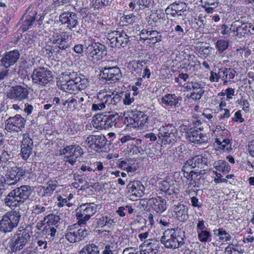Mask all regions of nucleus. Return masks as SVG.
<instances>
[{"instance_id":"obj_1","label":"nucleus","mask_w":254,"mask_h":254,"mask_svg":"<svg viewBox=\"0 0 254 254\" xmlns=\"http://www.w3.org/2000/svg\"><path fill=\"white\" fill-rule=\"evenodd\" d=\"M123 92L117 93L111 90L104 89L97 94L91 106V111L94 112L102 111L110 105H115L122 99Z\"/></svg>"},{"instance_id":"obj_2","label":"nucleus","mask_w":254,"mask_h":254,"mask_svg":"<svg viewBox=\"0 0 254 254\" xmlns=\"http://www.w3.org/2000/svg\"><path fill=\"white\" fill-rule=\"evenodd\" d=\"M185 232L181 228L168 229L161 238V243L167 249L175 250L181 247L185 243Z\"/></svg>"},{"instance_id":"obj_3","label":"nucleus","mask_w":254,"mask_h":254,"mask_svg":"<svg viewBox=\"0 0 254 254\" xmlns=\"http://www.w3.org/2000/svg\"><path fill=\"white\" fill-rule=\"evenodd\" d=\"M33 191L32 187L23 185L12 190L4 199V203L6 206L11 209L20 206L30 196Z\"/></svg>"},{"instance_id":"obj_4","label":"nucleus","mask_w":254,"mask_h":254,"mask_svg":"<svg viewBox=\"0 0 254 254\" xmlns=\"http://www.w3.org/2000/svg\"><path fill=\"white\" fill-rule=\"evenodd\" d=\"M20 217L19 211H10L6 212L0 220V231L4 233L12 231L17 226Z\"/></svg>"},{"instance_id":"obj_5","label":"nucleus","mask_w":254,"mask_h":254,"mask_svg":"<svg viewBox=\"0 0 254 254\" xmlns=\"http://www.w3.org/2000/svg\"><path fill=\"white\" fill-rule=\"evenodd\" d=\"M85 46V55L94 63H97L107 55L106 47L99 42L92 43Z\"/></svg>"},{"instance_id":"obj_6","label":"nucleus","mask_w":254,"mask_h":254,"mask_svg":"<svg viewBox=\"0 0 254 254\" xmlns=\"http://www.w3.org/2000/svg\"><path fill=\"white\" fill-rule=\"evenodd\" d=\"M97 205L93 202L82 203L76 210L78 225H84L97 212Z\"/></svg>"},{"instance_id":"obj_7","label":"nucleus","mask_w":254,"mask_h":254,"mask_svg":"<svg viewBox=\"0 0 254 254\" xmlns=\"http://www.w3.org/2000/svg\"><path fill=\"white\" fill-rule=\"evenodd\" d=\"M158 137L164 145L173 144L177 140V130L170 124L162 126L158 129Z\"/></svg>"},{"instance_id":"obj_8","label":"nucleus","mask_w":254,"mask_h":254,"mask_svg":"<svg viewBox=\"0 0 254 254\" xmlns=\"http://www.w3.org/2000/svg\"><path fill=\"white\" fill-rule=\"evenodd\" d=\"M32 79L34 83L42 86L51 84L53 81L52 71L43 67L37 68L33 70Z\"/></svg>"},{"instance_id":"obj_9","label":"nucleus","mask_w":254,"mask_h":254,"mask_svg":"<svg viewBox=\"0 0 254 254\" xmlns=\"http://www.w3.org/2000/svg\"><path fill=\"white\" fill-rule=\"evenodd\" d=\"M107 39L113 48L125 47L129 41V36L124 30L114 31L108 34Z\"/></svg>"},{"instance_id":"obj_10","label":"nucleus","mask_w":254,"mask_h":254,"mask_svg":"<svg viewBox=\"0 0 254 254\" xmlns=\"http://www.w3.org/2000/svg\"><path fill=\"white\" fill-rule=\"evenodd\" d=\"M61 154L65 155L64 161L73 165L76 162V159L81 156L83 151L81 147L77 145H68L61 150Z\"/></svg>"},{"instance_id":"obj_11","label":"nucleus","mask_w":254,"mask_h":254,"mask_svg":"<svg viewBox=\"0 0 254 254\" xmlns=\"http://www.w3.org/2000/svg\"><path fill=\"white\" fill-rule=\"evenodd\" d=\"M26 120L20 115L9 117L5 121V129L8 132H18L25 127Z\"/></svg>"},{"instance_id":"obj_12","label":"nucleus","mask_w":254,"mask_h":254,"mask_svg":"<svg viewBox=\"0 0 254 254\" xmlns=\"http://www.w3.org/2000/svg\"><path fill=\"white\" fill-rule=\"evenodd\" d=\"M66 231L65 239L70 243H75L83 239L87 235L88 230L85 228L78 229L74 225L69 226Z\"/></svg>"},{"instance_id":"obj_13","label":"nucleus","mask_w":254,"mask_h":254,"mask_svg":"<svg viewBox=\"0 0 254 254\" xmlns=\"http://www.w3.org/2000/svg\"><path fill=\"white\" fill-rule=\"evenodd\" d=\"M30 235L27 233H17L10 240V248L12 252H16L23 248L28 241Z\"/></svg>"},{"instance_id":"obj_14","label":"nucleus","mask_w":254,"mask_h":254,"mask_svg":"<svg viewBox=\"0 0 254 254\" xmlns=\"http://www.w3.org/2000/svg\"><path fill=\"white\" fill-rule=\"evenodd\" d=\"M59 21L71 30L78 25L77 14L71 11L62 12L59 16Z\"/></svg>"},{"instance_id":"obj_15","label":"nucleus","mask_w":254,"mask_h":254,"mask_svg":"<svg viewBox=\"0 0 254 254\" xmlns=\"http://www.w3.org/2000/svg\"><path fill=\"white\" fill-rule=\"evenodd\" d=\"M84 96L78 94H72L70 96L67 97L64 100H62L63 105L66 106V108L69 110L74 111L83 105Z\"/></svg>"},{"instance_id":"obj_16","label":"nucleus","mask_w":254,"mask_h":254,"mask_svg":"<svg viewBox=\"0 0 254 254\" xmlns=\"http://www.w3.org/2000/svg\"><path fill=\"white\" fill-rule=\"evenodd\" d=\"M107 141L105 136L102 134L92 135L86 139L85 143L91 149L97 151L105 147Z\"/></svg>"},{"instance_id":"obj_17","label":"nucleus","mask_w":254,"mask_h":254,"mask_svg":"<svg viewBox=\"0 0 254 254\" xmlns=\"http://www.w3.org/2000/svg\"><path fill=\"white\" fill-rule=\"evenodd\" d=\"M101 75L109 83L117 82L122 76L121 70L117 66L104 67Z\"/></svg>"},{"instance_id":"obj_18","label":"nucleus","mask_w":254,"mask_h":254,"mask_svg":"<svg viewBox=\"0 0 254 254\" xmlns=\"http://www.w3.org/2000/svg\"><path fill=\"white\" fill-rule=\"evenodd\" d=\"M20 57V53L18 50H13L5 52L0 60V65L5 68L13 65Z\"/></svg>"},{"instance_id":"obj_19","label":"nucleus","mask_w":254,"mask_h":254,"mask_svg":"<svg viewBox=\"0 0 254 254\" xmlns=\"http://www.w3.org/2000/svg\"><path fill=\"white\" fill-rule=\"evenodd\" d=\"M29 94V90L27 87L16 85L11 87L9 92L7 93V97L11 99L22 101L27 99Z\"/></svg>"},{"instance_id":"obj_20","label":"nucleus","mask_w":254,"mask_h":254,"mask_svg":"<svg viewBox=\"0 0 254 254\" xmlns=\"http://www.w3.org/2000/svg\"><path fill=\"white\" fill-rule=\"evenodd\" d=\"M33 146V140L29 136V134H23L20 153V156L23 159L26 160L28 159L32 154Z\"/></svg>"},{"instance_id":"obj_21","label":"nucleus","mask_w":254,"mask_h":254,"mask_svg":"<svg viewBox=\"0 0 254 254\" xmlns=\"http://www.w3.org/2000/svg\"><path fill=\"white\" fill-rule=\"evenodd\" d=\"M69 34L65 32L61 34H56L53 36V43L55 44L61 50H66L71 46Z\"/></svg>"},{"instance_id":"obj_22","label":"nucleus","mask_w":254,"mask_h":254,"mask_svg":"<svg viewBox=\"0 0 254 254\" xmlns=\"http://www.w3.org/2000/svg\"><path fill=\"white\" fill-rule=\"evenodd\" d=\"M140 248V254H156L158 252L159 243L155 239H149L145 241Z\"/></svg>"},{"instance_id":"obj_23","label":"nucleus","mask_w":254,"mask_h":254,"mask_svg":"<svg viewBox=\"0 0 254 254\" xmlns=\"http://www.w3.org/2000/svg\"><path fill=\"white\" fill-rule=\"evenodd\" d=\"M140 38L144 40L150 46L161 41V36L157 31L143 29L140 34Z\"/></svg>"},{"instance_id":"obj_24","label":"nucleus","mask_w":254,"mask_h":254,"mask_svg":"<svg viewBox=\"0 0 254 254\" xmlns=\"http://www.w3.org/2000/svg\"><path fill=\"white\" fill-rule=\"evenodd\" d=\"M186 138L188 141L194 144L206 142L208 138L206 134L202 133L200 130L191 127L188 132Z\"/></svg>"},{"instance_id":"obj_25","label":"nucleus","mask_w":254,"mask_h":254,"mask_svg":"<svg viewBox=\"0 0 254 254\" xmlns=\"http://www.w3.org/2000/svg\"><path fill=\"white\" fill-rule=\"evenodd\" d=\"M186 10V5L182 2H174L170 4L165 9L167 15L176 17L182 16V12Z\"/></svg>"},{"instance_id":"obj_26","label":"nucleus","mask_w":254,"mask_h":254,"mask_svg":"<svg viewBox=\"0 0 254 254\" xmlns=\"http://www.w3.org/2000/svg\"><path fill=\"white\" fill-rule=\"evenodd\" d=\"M152 209L157 213L161 214L167 209L166 200L161 196L152 197L148 200Z\"/></svg>"},{"instance_id":"obj_27","label":"nucleus","mask_w":254,"mask_h":254,"mask_svg":"<svg viewBox=\"0 0 254 254\" xmlns=\"http://www.w3.org/2000/svg\"><path fill=\"white\" fill-rule=\"evenodd\" d=\"M173 214L180 221H186L189 218L187 207L183 204L178 203L173 207Z\"/></svg>"},{"instance_id":"obj_28","label":"nucleus","mask_w":254,"mask_h":254,"mask_svg":"<svg viewBox=\"0 0 254 254\" xmlns=\"http://www.w3.org/2000/svg\"><path fill=\"white\" fill-rule=\"evenodd\" d=\"M204 83L190 77L187 82L184 83L183 88L187 91H198L204 90Z\"/></svg>"},{"instance_id":"obj_29","label":"nucleus","mask_w":254,"mask_h":254,"mask_svg":"<svg viewBox=\"0 0 254 254\" xmlns=\"http://www.w3.org/2000/svg\"><path fill=\"white\" fill-rule=\"evenodd\" d=\"M161 101L166 106L176 108L179 107V102L182 101V98L175 94L168 93L161 97Z\"/></svg>"},{"instance_id":"obj_30","label":"nucleus","mask_w":254,"mask_h":254,"mask_svg":"<svg viewBox=\"0 0 254 254\" xmlns=\"http://www.w3.org/2000/svg\"><path fill=\"white\" fill-rule=\"evenodd\" d=\"M206 163V159L201 155L194 156L188 159L184 166H186L190 169L195 167L201 168Z\"/></svg>"},{"instance_id":"obj_31","label":"nucleus","mask_w":254,"mask_h":254,"mask_svg":"<svg viewBox=\"0 0 254 254\" xmlns=\"http://www.w3.org/2000/svg\"><path fill=\"white\" fill-rule=\"evenodd\" d=\"M251 29L254 31V27L251 23H244L238 26L236 29L232 30L233 32H236V36L239 38L245 37L246 34L251 32Z\"/></svg>"},{"instance_id":"obj_32","label":"nucleus","mask_w":254,"mask_h":254,"mask_svg":"<svg viewBox=\"0 0 254 254\" xmlns=\"http://www.w3.org/2000/svg\"><path fill=\"white\" fill-rule=\"evenodd\" d=\"M129 191L136 197H141L144 194V187L139 181H134L128 185Z\"/></svg>"},{"instance_id":"obj_33","label":"nucleus","mask_w":254,"mask_h":254,"mask_svg":"<svg viewBox=\"0 0 254 254\" xmlns=\"http://www.w3.org/2000/svg\"><path fill=\"white\" fill-rule=\"evenodd\" d=\"M90 126H92L95 128L100 129H106V124L104 115L96 114L93 118Z\"/></svg>"},{"instance_id":"obj_34","label":"nucleus","mask_w":254,"mask_h":254,"mask_svg":"<svg viewBox=\"0 0 254 254\" xmlns=\"http://www.w3.org/2000/svg\"><path fill=\"white\" fill-rule=\"evenodd\" d=\"M133 117H134V120H136V125L138 126V127L147 126L148 116L145 113L136 111L133 113Z\"/></svg>"},{"instance_id":"obj_35","label":"nucleus","mask_w":254,"mask_h":254,"mask_svg":"<svg viewBox=\"0 0 254 254\" xmlns=\"http://www.w3.org/2000/svg\"><path fill=\"white\" fill-rule=\"evenodd\" d=\"M60 84V88L64 91L69 93L71 95L74 94L73 92L77 90V87L76 84L77 82H75L73 81H67L65 80L64 82L61 81Z\"/></svg>"},{"instance_id":"obj_36","label":"nucleus","mask_w":254,"mask_h":254,"mask_svg":"<svg viewBox=\"0 0 254 254\" xmlns=\"http://www.w3.org/2000/svg\"><path fill=\"white\" fill-rule=\"evenodd\" d=\"M215 143L218 145L219 149L224 151H229L232 149V145L229 139L224 138L222 136L216 137Z\"/></svg>"},{"instance_id":"obj_37","label":"nucleus","mask_w":254,"mask_h":254,"mask_svg":"<svg viewBox=\"0 0 254 254\" xmlns=\"http://www.w3.org/2000/svg\"><path fill=\"white\" fill-rule=\"evenodd\" d=\"M106 129H108L113 127H118V122L119 121V115L118 114H110L104 115Z\"/></svg>"},{"instance_id":"obj_38","label":"nucleus","mask_w":254,"mask_h":254,"mask_svg":"<svg viewBox=\"0 0 254 254\" xmlns=\"http://www.w3.org/2000/svg\"><path fill=\"white\" fill-rule=\"evenodd\" d=\"M143 61H133L130 62L128 64L127 67L130 70V72L135 74H138L141 73L143 68L142 63Z\"/></svg>"},{"instance_id":"obj_39","label":"nucleus","mask_w":254,"mask_h":254,"mask_svg":"<svg viewBox=\"0 0 254 254\" xmlns=\"http://www.w3.org/2000/svg\"><path fill=\"white\" fill-rule=\"evenodd\" d=\"M225 254H243L244 250L238 243L229 244L225 249Z\"/></svg>"},{"instance_id":"obj_40","label":"nucleus","mask_w":254,"mask_h":254,"mask_svg":"<svg viewBox=\"0 0 254 254\" xmlns=\"http://www.w3.org/2000/svg\"><path fill=\"white\" fill-rule=\"evenodd\" d=\"M213 167L217 170L224 173H228L231 171V167L225 161L219 160L215 161L213 163Z\"/></svg>"},{"instance_id":"obj_41","label":"nucleus","mask_w":254,"mask_h":254,"mask_svg":"<svg viewBox=\"0 0 254 254\" xmlns=\"http://www.w3.org/2000/svg\"><path fill=\"white\" fill-rule=\"evenodd\" d=\"M213 232L216 236L219 237L220 241L228 242L232 239L231 235L222 228L214 229Z\"/></svg>"},{"instance_id":"obj_42","label":"nucleus","mask_w":254,"mask_h":254,"mask_svg":"<svg viewBox=\"0 0 254 254\" xmlns=\"http://www.w3.org/2000/svg\"><path fill=\"white\" fill-rule=\"evenodd\" d=\"M99 249L94 244L87 245L84 246L79 252L78 254H99Z\"/></svg>"},{"instance_id":"obj_43","label":"nucleus","mask_w":254,"mask_h":254,"mask_svg":"<svg viewBox=\"0 0 254 254\" xmlns=\"http://www.w3.org/2000/svg\"><path fill=\"white\" fill-rule=\"evenodd\" d=\"M47 220V223L48 226H54L56 229L59 226L61 219L58 215L51 214L44 217V220Z\"/></svg>"},{"instance_id":"obj_44","label":"nucleus","mask_w":254,"mask_h":254,"mask_svg":"<svg viewBox=\"0 0 254 254\" xmlns=\"http://www.w3.org/2000/svg\"><path fill=\"white\" fill-rule=\"evenodd\" d=\"M190 169L186 167V166H183L182 168V171L184 173V177L186 178L188 180L193 182L194 180V178L198 176L197 173L195 171H189Z\"/></svg>"},{"instance_id":"obj_45","label":"nucleus","mask_w":254,"mask_h":254,"mask_svg":"<svg viewBox=\"0 0 254 254\" xmlns=\"http://www.w3.org/2000/svg\"><path fill=\"white\" fill-rule=\"evenodd\" d=\"M197 233L198 239L201 243H205L210 241L211 239V233L210 231L207 229L200 231L197 232Z\"/></svg>"},{"instance_id":"obj_46","label":"nucleus","mask_w":254,"mask_h":254,"mask_svg":"<svg viewBox=\"0 0 254 254\" xmlns=\"http://www.w3.org/2000/svg\"><path fill=\"white\" fill-rule=\"evenodd\" d=\"M15 175L16 174L15 173V171H14L13 168H12L9 172H7L5 174V176L7 179L6 183L7 185H14L19 181V179L17 178V176Z\"/></svg>"},{"instance_id":"obj_47","label":"nucleus","mask_w":254,"mask_h":254,"mask_svg":"<svg viewBox=\"0 0 254 254\" xmlns=\"http://www.w3.org/2000/svg\"><path fill=\"white\" fill-rule=\"evenodd\" d=\"M229 43L228 40H218L216 43V48L219 53H222L228 48Z\"/></svg>"},{"instance_id":"obj_48","label":"nucleus","mask_w":254,"mask_h":254,"mask_svg":"<svg viewBox=\"0 0 254 254\" xmlns=\"http://www.w3.org/2000/svg\"><path fill=\"white\" fill-rule=\"evenodd\" d=\"M36 13H34L33 15H28L26 16V19L22 25L23 29L24 30H28L32 25L33 23L36 20Z\"/></svg>"},{"instance_id":"obj_49","label":"nucleus","mask_w":254,"mask_h":254,"mask_svg":"<svg viewBox=\"0 0 254 254\" xmlns=\"http://www.w3.org/2000/svg\"><path fill=\"white\" fill-rule=\"evenodd\" d=\"M136 19V16L133 14H129L127 15H124L121 17V22H122L124 24H133Z\"/></svg>"},{"instance_id":"obj_50","label":"nucleus","mask_w":254,"mask_h":254,"mask_svg":"<svg viewBox=\"0 0 254 254\" xmlns=\"http://www.w3.org/2000/svg\"><path fill=\"white\" fill-rule=\"evenodd\" d=\"M62 78H64L65 80L73 81L75 82L76 81L77 78L79 77L76 72L70 71H65L62 73Z\"/></svg>"},{"instance_id":"obj_51","label":"nucleus","mask_w":254,"mask_h":254,"mask_svg":"<svg viewBox=\"0 0 254 254\" xmlns=\"http://www.w3.org/2000/svg\"><path fill=\"white\" fill-rule=\"evenodd\" d=\"M118 167L128 172H132L134 170V168L131 165V163L129 161L123 160L121 161L118 164Z\"/></svg>"},{"instance_id":"obj_52","label":"nucleus","mask_w":254,"mask_h":254,"mask_svg":"<svg viewBox=\"0 0 254 254\" xmlns=\"http://www.w3.org/2000/svg\"><path fill=\"white\" fill-rule=\"evenodd\" d=\"M77 84H76L77 87V90H82L85 89L89 85L88 80L86 78H81L80 76L76 79Z\"/></svg>"},{"instance_id":"obj_53","label":"nucleus","mask_w":254,"mask_h":254,"mask_svg":"<svg viewBox=\"0 0 254 254\" xmlns=\"http://www.w3.org/2000/svg\"><path fill=\"white\" fill-rule=\"evenodd\" d=\"M57 187V181H51L47 183V186L45 188L44 192L47 194H52Z\"/></svg>"},{"instance_id":"obj_54","label":"nucleus","mask_w":254,"mask_h":254,"mask_svg":"<svg viewBox=\"0 0 254 254\" xmlns=\"http://www.w3.org/2000/svg\"><path fill=\"white\" fill-rule=\"evenodd\" d=\"M170 182L167 181H163L159 183V188L160 190L169 194L172 192L170 190Z\"/></svg>"},{"instance_id":"obj_55","label":"nucleus","mask_w":254,"mask_h":254,"mask_svg":"<svg viewBox=\"0 0 254 254\" xmlns=\"http://www.w3.org/2000/svg\"><path fill=\"white\" fill-rule=\"evenodd\" d=\"M57 232V229L54 226H45L42 231V234L44 235H50L51 237H54Z\"/></svg>"},{"instance_id":"obj_56","label":"nucleus","mask_w":254,"mask_h":254,"mask_svg":"<svg viewBox=\"0 0 254 254\" xmlns=\"http://www.w3.org/2000/svg\"><path fill=\"white\" fill-rule=\"evenodd\" d=\"M58 201L57 206L59 207H63L64 206H67L69 207L73 205L72 202H68L66 198H64L62 196L58 197Z\"/></svg>"},{"instance_id":"obj_57","label":"nucleus","mask_w":254,"mask_h":254,"mask_svg":"<svg viewBox=\"0 0 254 254\" xmlns=\"http://www.w3.org/2000/svg\"><path fill=\"white\" fill-rule=\"evenodd\" d=\"M213 132L217 137H219V136H223L222 133H227L228 130L225 129L224 126H216Z\"/></svg>"},{"instance_id":"obj_58","label":"nucleus","mask_w":254,"mask_h":254,"mask_svg":"<svg viewBox=\"0 0 254 254\" xmlns=\"http://www.w3.org/2000/svg\"><path fill=\"white\" fill-rule=\"evenodd\" d=\"M115 249V245L113 243L108 244L106 245L102 254H113Z\"/></svg>"},{"instance_id":"obj_59","label":"nucleus","mask_w":254,"mask_h":254,"mask_svg":"<svg viewBox=\"0 0 254 254\" xmlns=\"http://www.w3.org/2000/svg\"><path fill=\"white\" fill-rule=\"evenodd\" d=\"M204 93V90L198 91H192L190 96V99L194 101H199Z\"/></svg>"},{"instance_id":"obj_60","label":"nucleus","mask_w":254,"mask_h":254,"mask_svg":"<svg viewBox=\"0 0 254 254\" xmlns=\"http://www.w3.org/2000/svg\"><path fill=\"white\" fill-rule=\"evenodd\" d=\"M134 101V98L131 96L130 92H126L125 93V97L123 100V103L126 105H130Z\"/></svg>"},{"instance_id":"obj_61","label":"nucleus","mask_w":254,"mask_h":254,"mask_svg":"<svg viewBox=\"0 0 254 254\" xmlns=\"http://www.w3.org/2000/svg\"><path fill=\"white\" fill-rule=\"evenodd\" d=\"M48 209L47 207L38 204L35 205L33 207V213L35 214H39L44 213Z\"/></svg>"},{"instance_id":"obj_62","label":"nucleus","mask_w":254,"mask_h":254,"mask_svg":"<svg viewBox=\"0 0 254 254\" xmlns=\"http://www.w3.org/2000/svg\"><path fill=\"white\" fill-rule=\"evenodd\" d=\"M13 169L16 174L15 175L19 179V180L21 177L24 176L25 173L27 172V170H26L25 167H14Z\"/></svg>"},{"instance_id":"obj_63","label":"nucleus","mask_w":254,"mask_h":254,"mask_svg":"<svg viewBox=\"0 0 254 254\" xmlns=\"http://www.w3.org/2000/svg\"><path fill=\"white\" fill-rule=\"evenodd\" d=\"M184 27L185 26L183 24L181 25L178 24L174 26V30L177 33L179 36H183L186 34V32L184 29Z\"/></svg>"},{"instance_id":"obj_64","label":"nucleus","mask_w":254,"mask_h":254,"mask_svg":"<svg viewBox=\"0 0 254 254\" xmlns=\"http://www.w3.org/2000/svg\"><path fill=\"white\" fill-rule=\"evenodd\" d=\"M139 251L134 247H127L125 248L122 254H139Z\"/></svg>"}]
</instances>
